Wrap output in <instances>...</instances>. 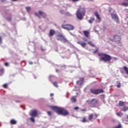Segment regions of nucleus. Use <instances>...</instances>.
I'll return each mask as SVG.
<instances>
[{"instance_id":"18","label":"nucleus","mask_w":128,"mask_h":128,"mask_svg":"<svg viewBox=\"0 0 128 128\" xmlns=\"http://www.w3.org/2000/svg\"><path fill=\"white\" fill-rule=\"evenodd\" d=\"M78 44H80L82 48H84L86 46V44L84 42H78Z\"/></svg>"},{"instance_id":"37","label":"nucleus","mask_w":128,"mask_h":128,"mask_svg":"<svg viewBox=\"0 0 128 128\" xmlns=\"http://www.w3.org/2000/svg\"><path fill=\"white\" fill-rule=\"evenodd\" d=\"M74 110H80V108H78V107H75L74 108Z\"/></svg>"},{"instance_id":"1","label":"nucleus","mask_w":128,"mask_h":128,"mask_svg":"<svg viewBox=\"0 0 128 128\" xmlns=\"http://www.w3.org/2000/svg\"><path fill=\"white\" fill-rule=\"evenodd\" d=\"M52 110H54L58 114H62V116H68L70 113L68 111L63 108H60L56 106H51Z\"/></svg>"},{"instance_id":"15","label":"nucleus","mask_w":128,"mask_h":128,"mask_svg":"<svg viewBox=\"0 0 128 128\" xmlns=\"http://www.w3.org/2000/svg\"><path fill=\"white\" fill-rule=\"evenodd\" d=\"M114 40L116 42H120V36L118 35H115L114 36Z\"/></svg>"},{"instance_id":"23","label":"nucleus","mask_w":128,"mask_h":128,"mask_svg":"<svg viewBox=\"0 0 128 128\" xmlns=\"http://www.w3.org/2000/svg\"><path fill=\"white\" fill-rule=\"evenodd\" d=\"M92 118H94V114H91L88 116L89 120H92Z\"/></svg>"},{"instance_id":"32","label":"nucleus","mask_w":128,"mask_h":128,"mask_svg":"<svg viewBox=\"0 0 128 128\" xmlns=\"http://www.w3.org/2000/svg\"><path fill=\"white\" fill-rule=\"evenodd\" d=\"M118 82V84H117V88H120V82Z\"/></svg>"},{"instance_id":"45","label":"nucleus","mask_w":128,"mask_h":128,"mask_svg":"<svg viewBox=\"0 0 128 128\" xmlns=\"http://www.w3.org/2000/svg\"><path fill=\"white\" fill-rule=\"evenodd\" d=\"M42 52H44L46 50V49L42 48Z\"/></svg>"},{"instance_id":"35","label":"nucleus","mask_w":128,"mask_h":128,"mask_svg":"<svg viewBox=\"0 0 128 128\" xmlns=\"http://www.w3.org/2000/svg\"><path fill=\"white\" fill-rule=\"evenodd\" d=\"M30 120H32V122H35L34 118H30Z\"/></svg>"},{"instance_id":"29","label":"nucleus","mask_w":128,"mask_h":128,"mask_svg":"<svg viewBox=\"0 0 128 128\" xmlns=\"http://www.w3.org/2000/svg\"><path fill=\"white\" fill-rule=\"evenodd\" d=\"M35 16H38V18H42V17L40 16V14H38V13H35Z\"/></svg>"},{"instance_id":"6","label":"nucleus","mask_w":128,"mask_h":128,"mask_svg":"<svg viewBox=\"0 0 128 128\" xmlns=\"http://www.w3.org/2000/svg\"><path fill=\"white\" fill-rule=\"evenodd\" d=\"M86 102L88 104L92 105V106H94L96 105L98 102V100L97 98H93L92 100H88Z\"/></svg>"},{"instance_id":"17","label":"nucleus","mask_w":128,"mask_h":128,"mask_svg":"<svg viewBox=\"0 0 128 128\" xmlns=\"http://www.w3.org/2000/svg\"><path fill=\"white\" fill-rule=\"evenodd\" d=\"M70 100L72 102H76V98L74 96H72Z\"/></svg>"},{"instance_id":"9","label":"nucleus","mask_w":128,"mask_h":128,"mask_svg":"<svg viewBox=\"0 0 128 128\" xmlns=\"http://www.w3.org/2000/svg\"><path fill=\"white\" fill-rule=\"evenodd\" d=\"M30 114L31 116H38V110H32L30 112Z\"/></svg>"},{"instance_id":"30","label":"nucleus","mask_w":128,"mask_h":128,"mask_svg":"<svg viewBox=\"0 0 128 128\" xmlns=\"http://www.w3.org/2000/svg\"><path fill=\"white\" fill-rule=\"evenodd\" d=\"M3 88H8V84H5L3 85Z\"/></svg>"},{"instance_id":"21","label":"nucleus","mask_w":128,"mask_h":128,"mask_svg":"<svg viewBox=\"0 0 128 128\" xmlns=\"http://www.w3.org/2000/svg\"><path fill=\"white\" fill-rule=\"evenodd\" d=\"M119 106H124V102L122 101H119Z\"/></svg>"},{"instance_id":"48","label":"nucleus","mask_w":128,"mask_h":128,"mask_svg":"<svg viewBox=\"0 0 128 128\" xmlns=\"http://www.w3.org/2000/svg\"><path fill=\"white\" fill-rule=\"evenodd\" d=\"M12 2H16L18 0H12Z\"/></svg>"},{"instance_id":"36","label":"nucleus","mask_w":128,"mask_h":128,"mask_svg":"<svg viewBox=\"0 0 128 128\" xmlns=\"http://www.w3.org/2000/svg\"><path fill=\"white\" fill-rule=\"evenodd\" d=\"M60 14H64V10H60Z\"/></svg>"},{"instance_id":"27","label":"nucleus","mask_w":128,"mask_h":128,"mask_svg":"<svg viewBox=\"0 0 128 128\" xmlns=\"http://www.w3.org/2000/svg\"><path fill=\"white\" fill-rule=\"evenodd\" d=\"M52 84H53L54 86H56V88L58 87V82H53Z\"/></svg>"},{"instance_id":"50","label":"nucleus","mask_w":128,"mask_h":128,"mask_svg":"<svg viewBox=\"0 0 128 128\" xmlns=\"http://www.w3.org/2000/svg\"><path fill=\"white\" fill-rule=\"evenodd\" d=\"M2 2H4L6 0H1Z\"/></svg>"},{"instance_id":"33","label":"nucleus","mask_w":128,"mask_h":128,"mask_svg":"<svg viewBox=\"0 0 128 128\" xmlns=\"http://www.w3.org/2000/svg\"><path fill=\"white\" fill-rule=\"evenodd\" d=\"M48 112V116H52V112H50V111L48 112Z\"/></svg>"},{"instance_id":"3","label":"nucleus","mask_w":128,"mask_h":128,"mask_svg":"<svg viewBox=\"0 0 128 128\" xmlns=\"http://www.w3.org/2000/svg\"><path fill=\"white\" fill-rule=\"evenodd\" d=\"M98 56H102L100 58V62H110V60H112V56L108 54L104 53H98Z\"/></svg>"},{"instance_id":"41","label":"nucleus","mask_w":128,"mask_h":128,"mask_svg":"<svg viewBox=\"0 0 128 128\" xmlns=\"http://www.w3.org/2000/svg\"><path fill=\"white\" fill-rule=\"evenodd\" d=\"M116 115L118 116H120V113H116Z\"/></svg>"},{"instance_id":"42","label":"nucleus","mask_w":128,"mask_h":128,"mask_svg":"<svg viewBox=\"0 0 128 128\" xmlns=\"http://www.w3.org/2000/svg\"><path fill=\"white\" fill-rule=\"evenodd\" d=\"M30 64H32L33 62H32L30 61L29 62Z\"/></svg>"},{"instance_id":"5","label":"nucleus","mask_w":128,"mask_h":128,"mask_svg":"<svg viewBox=\"0 0 128 128\" xmlns=\"http://www.w3.org/2000/svg\"><path fill=\"white\" fill-rule=\"evenodd\" d=\"M90 92L93 94H104V90L102 89H90Z\"/></svg>"},{"instance_id":"49","label":"nucleus","mask_w":128,"mask_h":128,"mask_svg":"<svg viewBox=\"0 0 128 128\" xmlns=\"http://www.w3.org/2000/svg\"><path fill=\"white\" fill-rule=\"evenodd\" d=\"M90 2H94V0H90Z\"/></svg>"},{"instance_id":"2","label":"nucleus","mask_w":128,"mask_h":128,"mask_svg":"<svg viewBox=\"0 0 128 128\" xmlns=\"http://www.w3.org/2000/svg\"><path fill=\"white\" fill-rule=\"evenodd\" d=\"M86 14V8L80 6L76 11V16L78 20H82Z\"/></svg>"},{"instance_id":"39","label":"nucleus","mask_w":128,"mask_h":128,"mask_svg":"<svg viewBox=\"0 0 128 128\" xmlns=\"http://www.w3.org/2000/svg\"><path fill=\"white\" fill-rule=\"evenodd\" d=\"M8 20L9 22H10L12 20V18H8Z\"/></svg>"},{"instance_id":"11","label":"nucleus","mask_w":128,"mask_h":128,"mask_svg":"<svg viewBox=\"0 0 128 128\" xmlns=\"http://www.w3.org/2000/svg\"><path fill=\"white\" fill-rule=\"evenodd\" d=\"M94 16H96V19L98 20L100 22L102 18H100V14H98V12H94Z\"/></svg>"},{"instance_id":"43","label":"nucleus","mask_w":128,"mask_h":128,"mask_svg":"<svg viewBox=\"0 0 128 128\" xmlns=\"http://www.w3.org/2000/svg\"><path fill=\"white\" fill-rule=\"evenodd\" d=\"M112 122H113V124H114L116 122V120H112Z\"/></svg>"},{"instance_id":"14","label":"nucleus","mask_w":128,"mask_h":128,"mask_svg":"<svg viewBox=\"0 0 128 128\" xmlns=\"http://www.w3.org/2000/svg\"><path fill=\"white\" fill-rule=\"evenodd\" d=\"M83 33L84 34L86 38H90V32L88 30H84L83 31Z\"/></svg>"},{"instance_id":"20","label":"nucleus","mask_w":128,"mask_h":128,"mask_svg":"<svg viewBox=\"0 0 128 128\" xmlns=\"http://www.w3.org/2000/svg\"><path fill=\"white\" fill-rule=\"evenodd\" d=\"M123 70H124L125 71V72L126 74L128 75V67H126V66H124V68H123Z\"/></svg>"},{"instance_id":"34","label":"nucleus","mask_w":128,"mask_h":128,"mask_svg":"<svg viewBox=\"0 0 128 128\" xmlns=\"http://www.w3.org/2000/svg\"><path fill=\"white\" fill-rule=\"evenodd\" d=\"M4 66H10V64H8V62H5Z\"/></svg>"},{"instance_id":"28","label":"nucleus","mask_w":128,"mask_h":128,"mask_svg":"<svg viewBox=\"0 0 128 128\" xmlns=\"http://www.w3.org/2000/svg\"><path fill=\"white\" fill-rule=\"evenodd\" d=\"M4 68H1L0 70V76H2V74H4Z\"/></svg>"},{"instance_id":"10","label":"nucleus","mask_w":128,"mask_h":128,"mask_svg":"<svg viewBox=\"0 0 128 128\" xmlns=\"http://www.w3.org/2000/svg\"><path fill=\"white\" fill-rule=\"evenodd\" d=\"M84 78H80V80L76 82L77 84H79V86H82V84H84Z\"/></svg>"},{"instance_id":"12","label":"nucleus","mask_w":128,"mask_h":128,"mask_svg":"<svg viewBox=\"0 0 128 128\" xmlns=\"http://www.w3.org/2000/svg\"><path fill=\"white\" fill-rule=\"evenodd\" d=\"M56 34V31L52 29H51L50 31L48 36H52Z\"/></svg>"},{"instance_id":"40","label":"nucleus","mask_w":128,"mask_h":128,"mask_svg":"<svg viewBox=\"0 0 128 128\" xmlns=\"http://www.w3.org/2000/svg\"><path fill=\"white\" fill-rule=\"evenodd\" d=\"M98 51V50H96L95 51H94V54H96V52Z\"/></svg>"},{"instance_id":"8","label":"nucleus","mask_w":128,"mask_h":128,"mask_svg":"<svg viewBox=\"0 0 128 128\" xmlns=\"http://www.w3.org/2000/svg\"><path fill=\"white\" fill-rule=\"evenodd\" d=\"M110 15L112 20H114L116 22H117V24H120V18H118V14L111 13Z\"/></svg>"},{"instance_id":"26","label":"nucleus","mask_w":128,"mask_h":128,"mask_svg":"<svg viewBox=\"0 0 128 128\" xmlns=\"http://www.w3.org/2000/svg\"><path fill=\"white\" fill-rule=\"evenodd\" d=\"M88 44H90V46H92L93 48H94L95 46L94 44H92V42H88Z\"/></svg>"},{"instance_id":"51","label":"nucleus","mask_w":128,"mask_h":128,"mask_svg":"<svg viewBox=\"0 0 128 128\" xmlns=\"http://www.w3.org/2000/svg\"><path fill=\"white\" fill-rule=\"evenodd\" d=\"M16 102H18V101H16Z\"/></svg>"},{"instance_id":"46","label":"nucleus","mask_w":128,"mask_h":128,"mask_svg":"<svg viewBox=\"0 0 128 128\" xmlns=\"http://www.w3.org/2000/svg\"><path fill=\"white\" fill-rule=\"evenodd\" d=\"M73 0V2H78V0Z\"/></svg>"},{"instance_id":"47","label":"nucleus","mask_w":128,"mask_h":128,"mask_svg":"<svg viewBox=\"0 0 128 128\" xmlns=\"http://www.w3.org/2000/svg\"><path fill=\"white\" fill-rule=\"evenodd\" d=\"M2 42V37L0 36V43Z\"/></svg>"},{"instance_id":"7","label":"nucleus","mask_w":128,"mask_h":128,"mask_svg":"<svg viewBox=\"0 0 128 128\" xmlns=\"http://www.w3.org/2000/svg\"><path fill=\"white\" fill-rule=\"evenodd\" d=\"M62 28H64V30H74V26L68 24L62 25Z\"/></svg>"},{"instance_id":"4","label":"nucleus","mask_w":128,"mask_h":128,"mask_svg":"<svg viewBox=\"0 0 128 128\" xmlns=\"http://www.w3.org/2000/svg\"><path fill=\"white\" fill-rule=\"evenodd\" d=\"M57 36L58 37V38H57L58 40H60V42H64V44L68 42V39L66 38V37H64L62 34H58Z\"/></svg>"},{"instance_id":"52","label":"nucleus","mask_w":128,"mask_h":128,"mask_svg":"<svg viewBox=\"0 0 128 128\" xmlns=\"http://www.w3.org/2000/svg\"><path fill=\"white\" fill-rule=\"evenodd\" d=\"M110 11H111V10H109L110 12Z\"/></svg>"},{"instance_id":"16","label":"nucleus","mask_w":128,"mask_h":128,"mask_svg":"<svg viewBox=\"0 0 128 128\" xmlns=\"http://www.w3.org/2000/svg\"><path fill=\"white\" fill-rule=\"evenodd\" d=\"M124 2L121 4V6H128V0H124Z\"/></svg>"},{"instance_id":"44","label":"nucleus","mask_w":128,"mask_h":128,"mask_svg":"<svg viewBox=\"0 0 128 128\" xmlns=\"http://www.w3.org/2000/svg\"><path fill=\"white\" fill-rule=\"evenodd\" d=\"M50 96H54V94H50Z\"/></svg>"},{"instance_id":"22","label":"nucleus","mask_w":128,"mask_h":128,"mask_svg":"<svg viewBox=\"0 0 128 128\" xmlns=\"http://www.w3.org/2000/svg\"><path fill=\"white\" fill-rule=\"evenodd\" d=\"M122 112H128V106H124L123 108L122 109Z\"/></svg>"},{"instance_id":"19","label":"nucleus","mask_w":128,"mask_h":128,"mask_svg":"<svg viewBox=\"0 0 128 128\" xmlns=\"http://www.w3.org/2000/svg\"><path fill=\"white\" fill-rule=\"evenodd\" d=\"M94 22V18H91L90 20H88V22L90 24H92Z\"/></svg>"},{"instance_id":"31","label":"nucleus","mask_w":128,"mask_h":128,"mask_svg":"<svg viewBox=\"0 0 128 128\" xmlns=\"http://www.w3.org/2000/svg\"><path fill=\"white\" fill-rule=\"evenodd\" d=\"M26 8L28 12H30V7H26Z\"/></svg>"},{"instance_id":"25","label":"nucleus","mask_w":128,"mask_h":128,"mask_svg":"<svg viewBox=\"0 0 128 128\" xmlns=\"http://www.w3.org/2000/svg\"><path fill=\"white\" fill-rule=\"evenodd\" d=\"M10 124H16V122L14 120H12L10 121Z\"/></svg>"},{"instance_id":"24","label":"nucleus","mask_w":128,"mask_h":128,"mask_svg":"<svg viewBox=\"0 0 128 128\" xmlns=\"http://www.w3.org/2000/svg\"><path fill=\"white\" fill-rule=\"evenodd\" d=\"M82 122H88V120H86V118L84 117L83 119L81 120Z\"/></svg>"},{"instance_id":"38","label":"nucleus","mask_w":128,"mask_h":128,"mask_svg":"<svg viewBox=\"0 0 128 128\" xmlns=\"http://www.w3.org/2000/svg\"><path fill=\"white\" fill-rule=\"evenodd\" d=\"M82 112H86V108L81 110Z\"/></svg>"},{"instance_id":"13","label":"nucleus","mask_w":128,"mask_h":128,"mask_svg":"<svg viewBox=\"0 0 128 128\" xmlns=\"http://www.w3.org/2000/svg\"><path fill=\"white\" fill-rule=\"evenodd\" d=\"M38 12L40 16H42L43 18H46V13L42 12V11L39 10Z\"/></svg>"}]
</instances>
